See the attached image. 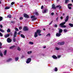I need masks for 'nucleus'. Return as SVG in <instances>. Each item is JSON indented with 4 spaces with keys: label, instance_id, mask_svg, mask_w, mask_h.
Instances as JSON below:
<instances>
[{
    "label": "nucleus",
    "instance_id": "774afa93",
    "mask_svg": "<svg viewBox=\"0 0 73 73\" xmlns=\"http://www.w3.org/2000/svg\"><path fill=\"white\" fill-rule=\"evenodd\" d=\"M72 3H73V0H72Z\"/></svg>",
    "mask_w": 73,
    "mask_h": 73
},
{
    "label": "nucleus",
    "instance_id": "69168bd1",
    "mask_svg": "<svg viewBox=\"0 0 73 73\" xmlns=\"http://www.w3.org/2000/svg\"><path fill=\"white\" fill-rule=\"evenodd\" d=\"M24 57V56H22L21 57V58H23Z\"/></svg>",
    "mask_w": 73,
    "mask_h": 73
},
{
    "label": "nucleus",
    "instance_id": "79ce46f5",
    "mask_svg": "<svg viewBox=\"0 0 73 73\" xmlns=\"http://www.w3.org/2000/svg\"><path fill=\"white\" fill-rule=\"evenodd\" d=\"M13 41L14 42H15L16 41V38H13Z\"/></svg>",
    "mask_w": 73,
    "mask_h": 73
},
{
    "label": "nucleus",
    "instance_id": "4468645a",
    "mask_svg": "<svg viewBox=\"0 0 73 73\" xmlns=\"http://www.w3.org/2000/svg\"><path fill=\"white\" fill-rule=\"evenodd\" d=\"M59 32V33H62V30L60 29V28L58 29Z\"/></svg>",
    "mask_w": 73,
    "mask_h": 73
},
{
    "label": "nucleus",
    "instance_id": "39448f33",
    "mask_svg": "<svg viewBox=\"0 0 73 73\" xmlns=\"http://www.w3.org/2000/svg\"><path fill=\"white\" fill-rule=\"evenodd\" d=\"M64 44H65V43L64 42H62L58 43V44L59 45H64Z\"/></svg>",
    "mask_w": 73,
    "mask_h": 73
},
{
    "label": "nucleus",
    "instance_id": "6e6552de",
    "mask_svg": "<svg viewBox=\"0 0 73 73\" xmlns=\"http://www.w3.org/2000/svg\"><path fill=\"white\" fill-rule=\"evenodd\" d=\"M61 35V33H57L56 34V36H57V37H60Z\"/></svg>",
    "mask_w": 73,
    "mask_h": 73
},
{
    "label": "nucleus",
    "instance_id": "5701e85b",
    "mask_svg": "<svg viewBox=\"0 0 73 73\" xmlns=\"http://www.w3.org/2000/svg\"><path fill=\"white\" fill-rule=\"evenodd\" d=\"M7 32L8 33H9V32H10L11 30H10V29H8L7 31Z\"/></svg>",
    "mask_w": 73,
    "mask_h": 73
},
{
    "label": "nucleus",
    "instance_id": "f03ea898",
    "mask_svg": "<svg viewBox=\"0 0 73 73\" xmlns=\"http://www.w3.org/2000/svg\"><path fill=\"white\" fill-rule=\"evenodd\" d=\"M23 30L24 31H27L29 30V28L27 27H25L23 28Z\"/></svg>",
    "mask_w": 73,
    "mask_h": 73
},
{
    "label": "nucleus",
    "instance_id": "393cba45",
    "mask_svg": "<svg viewBox=\"0 0 73 73\" xmlns=\"http://www.w3.org/2000/svg\"><path fill=\"white\" fill-rule=\"evenodd\" d=\"M0 55L1 57H2L3 56V53H2V52H1V51L0 50Z\"/></svg>",
    "mask_w": 73,
    "mask_h": 73
},
{
    "label": "nucleus",
    "instance_id": "dca6fc26",
    "mask_svg": "<svg viewBox=\"0 0 73 73\" xmlns=\"http://www.w3.org/2000/svg\"><path fill=\"white\" fill-rule=\"evenodd\" d=\"M52 9H56V7H55V5L54 4H53L52 5Z\"/></svg>",
    "mask_w": 73,
    "mask_h": 73
},
{
    "label": "nucleus",
    "instance_id": "a211bd4d",
    "mask_svg": "<svg viewBox=\"0 0 73 73\" xmlns=\"http://www.w3.org/2000/svg\"><path fill=\"white\" fill-rule=\"evenodd\" d=\"M7 50H5L3 54L4 55H6L7 54Z\"/></svg>",
    "mask_w": 73,
    "mask_h": 73
},
{
    "label": "nucleus",
    "instance_id": "864d4df0",
    "mask_svg": "<svg viewBox=\"0 0 73 73\" xmlns=\"http://www.w3.org/2000/svg\"><path fill=\"white\" fill-rule=\"evenodd\" d=\"M54 15V13H51V15L52 16H53Z\"/></svg>",
    "mask_w": 73,
    "mask_h": 73
},
{
    "label": "nucleus",
    "instance_id": "338daca9",
    "mask_svg": "<svg viewBox=\"0 0 73 73\" xmlns=\"http://www.w3.org/2000/svg\"><path fill=\"white\" fill-rule=\"evenodd\" d=\"M60 0H57V1H59Z\"/></svg>",
    "mask_w": 73,
    "mask_h": 73
},
{
    "label": "nucleus",
    "instance_id": "9b49d317",
    "mask_svg": "<svg viewBox=\"0 0 73 73\" xmlns=\"http://www.w3.org/2000/svg\"><path fill=\"white\" fill-rule=\"evenodd\" d=\"M24 17L26 18H29V16L25 14H24Z\"/></svg>",
    "mask_w": 73,
    "mask_h": 73
},
{
    "label": "nucleus",
    "instance_id": "ea45409f",
    "mask_svg": "<svg viewBox=\"0 0 73 73\" xmlns=\"http://www.w3.org/2000/svg\"><path fill=\"white\" fill-rule=\"evenodd\" d=\"M63 31L64 32H67L68 31H67V30H66V29H64Z\"/></svg>",
    "mask_w": 73,
    "mask_h": 73
},
{
    "label": "nucleus",
    "instance_id": "2f4dec72",
    "mask_svg": "<svg viewBox=\"0 0 73 73\" xmlns=\"http://www.w3.org/2000/svg\"><path fill=\"white\" fill-rule=\"evenodd\" d=\"M69 0H66L65 3H66V4H67V3H68L69 2Z\"/></svg>",
    "mask_w": 73,
    "mask_h": 73
},
{
    "label": "nucleus",
    "instance_id": "7c9ffc66",
    "mask_svg": "<svg viewBox=\"0 0 73 73\" xmlns=\"http://www.w3.org/2000/svg\"><path fill=\"white\" fill-rule=\"evenodd\" d=\"M17 50L19 51H20L21 50V48L20 47H18L17 48Z\"/></svg>",
    "mask_w": 73,
    "mask_h": 73
},
{
    "label": "nucleus",
    "instance_id": "0e129e2a",
    "mask_svg": "<svg viewBox=\"0 0 73 73\" xmlns=\"http://www.w3.org/2000/svg\"><path fill=\"white\" fill-rule=\"evenodd\" d=\"M65 15V13H63V15Z\"/></svg>",
    "mask_w": 73,
    "mask_h": 73
},
{
    "label": "nucleus",
    "instance_id": "9d476101",
    "mask_svg": "<svg viewBox=\"0 0 73 73\" xmlns=\"http://www.w3.org/2000/svg\"><path fill=\"white\" fill-rule=\"evenodd\" d=\"M10 35L9 34H7L6 35H5V38H7V37H8Z\"/></svg>",
    "mask_w": 73,
    "mask_h": 73
},
{
    "label": "nucleus",
    "instance_id": "bb28decb",
    "mask_svg": "<svg viewBox=\"0 0 73 73\" xmlns=\"http://www.w3.org/2000/svg\"><path fill=\"white\" fill-rule=\"evenodd\" d=\"M21 37H22L23 38H25V36H24V35L23 34H21Z\"/></svg>",
    "mask_w": 73,
    "mask_h": 73
},
{
    "label": "nucleus",
    "instance_id": "8fccbe9b",
    "mask_svg": "<svg viewBox=\"0 0 73 73\" xmlns=\"http://www.w3.org/2000/svg\"><path fill=\"white\" fill-rule=\"evenodd\" d=\"M38 36H41V34H40V33H38Z\"/></svg>",
    "mask_w": 73,
    "mask_h": 73
},
{
    "label": "nucleus",
    "instance_id": "6e6d98bb",
    "mask_svg": "<svg viewBox=\"0 0 73 73\" xmlns=\"http://www.w3.org/2000/svg\"><path fill=\"white\" fill-rule=\"evenodd\" d=\"M57 27V25L56 24H55V27Z\"/></svg>",
    "mask_w": 73,
    "mask_h": 73
},
{
    "label": "nucleus",
    "instance_id": "4c0bfd02",
    "mask_svg": "<svg viewBox=\"0 0 73 73\" xmlns=\"http://www.w3.org/2000/svg\"><path fill=\"white\" fill-rule=\"evenodd\" d=\"M72 5V4H69L68 5V7H71Z\"/></svg>",
    "mask_w": 73,
    "mask_h": 73
},
{
    "label": "nucleus",
    "instance_id": "412c9836",
    "mask_svg": "<svg viewBox=\"0 0 73 73\" xmlns=\"http://www.w3.org/2000/svg\"><path fill=\"white\" fill-rule=\"evenodd\" d=\"M56 8H59V9H61V6H60V5L57 6L56 7Z\"/></svg>",
    "mask_w": 73,
    "mask_h": 73
},
{
    "label": "nucleus",
    "instance_id": "e2e57ef3",
    "mask_svg": "<svg viewBox=\"0 0 73 73\" xmlns=\"http://www.w3.org/2000/svg\"><path fill=\"white\" fill-rule=\"evenodd\" d=\"M45 29H43V30L45 31Z\"/></svg>",
    "mask_w": 73,
    "mask_h": 73
},
{
    "label": "nucleus",
    "instance_id": "473e14b6",
    "mask_svg": "<svg viewBox=\"0 0 73 73\" xmlns=\"http://www.w3.org/2000/svg\"><path fill=\"white\" fill-rule=\"evenodd\" d=\"M29 44H31L32 45L33 44V42H29Z\"/></svg>",
    "mask_w": 73,
    "mask_h": 73
},
{
    "label": "nucleus",
    "instance_id": "aec40b11",
    "mask_svg": "<svg viewBox=\"0 0 73 73\" xmlns=\"http://www.w3.org/2000/svg\"><path fill=\"white\" fill-rule=\"evenodd\" d=\"M32 53V51H28L27 52V54H31Z\"/></svg>",
    "mask_w": 73,
    "mask_h": 73
},
{
    "label": "nucleus",
    "instance_id": "f704fd0d",
    "mask_svg": "<svg viewBox=\"0 0 73 73\" xmlns=\"http://www.w3.org/2000/svg\"><path fill=\"white\" fill-rule=\"evenodd\" d=\"M35 13L36 15H37V16H38V15H39L38 13L37 12H36Z\"/></svg>",
    "mask_w": 73,
    "mask_h": 73
},
{
    "label": "nucleus",
    "instance_id": "3c124183",
    "mask_svg": "<svg viewBox=\"0 0 73 73\" xmlns=\"http://www.w3.org/2000/svg\"><path fill=\"white\" fill-rule=\"evenodd\" d=\"M15 4V3L13 2L11 3V4L12 5H13V4Z\"/></svg>",
    "mask_w": 73,
    "mask_h": 73
},
{
    "label": "nucleus",
    "instance_id": "49530a36",
    "mask_svg": "<svg viewBox=\"0 0 73 73\" xmlns=\"http://www.w3.org/2000/svg\"><path fill=\"white\" fill-rule=\"evenodd\" d=\"M20 20H23V18L22 17H20L19 18Z\"/></svg>",
    "mask_w": 73,
    "mask_h": 73
},
{
    "label": "nucleus",
    "instance_id": "052dcab7",
    "mask_svg": "<svg viewBox=\"0 0 73 73\" xmlns=\"http://www.w3.org/2000/svg\"><path fill=\"white\" fill-rule=\"evenodd\" d=\"M56 15H58V13H56Z\"/></svg>",
    "mask_w": 73,
    "mask_h": 73
},
{
    "label": "nucleus",
    "instance_id": "c03bdc74",
    "mask_svg": "<svg viewBox=\"0 0 73 73\" xmlns=\"http://www.w3.org/2000/svg\"><path fill=\"white\" fill-rule=\"evenodd\" d=\"M68 8L69 9H72V7L69 6H68Z\"/></svg>",
    "mask_w": 73,
    "mask_h": 73
},
{
    "label": "nucleus",
    "instance_id": "4be33fe9",
    "mask_svg": "<svg viewBox=\"0 0 73 73\" xmlns=\"http://www.w3.org/2000/svg\"><path fill=\"white\" fill-rule=\"evenodd\" d=\"M52 58H53L54 59H56V58H57V57L56 56H55V55H54L53 56H52Z\"/></svg>",
    "mask_w": 73,
    "mask_h": 73
},
{
    "label": "nucleus",
    "instance_id": "a18cd8bd",
    "mask_svg": "<svg viewBox=\"0 0 73 73\" xmlns=\"http://www.w3.org/2000/svg\"><path fill=\"white\" fill-rule=\"evenodd\" d=\"M55 71L56 72H57V68H56L55 69Z\"/></svg>",
    "mask_w": 73,
    "mask_h": 73
},
{
    "label": "nucleus",
    "instance_id": "7ed1b4c3",
    "mask_svg": "<svg viewBox=\"0 0 73 73\" xmlns=\"http://www.w3.org/2000/svg\"><path fill=\"white\" fill-rule=\"evenodd\" d=\"M31 19H32V21H34V20H36L37 19V18L35 17V16H32L31 17Z\"/></svg>",
    "mask_w": 73,
    "mask_h": 73
},
{
    "label": "nucleus",
    "instance_id": "5fc2aeb1",
    "mask_svg": "<svg viewBox=\"0 0 73 73\" xmlns=\"http://www.w3.org/2000/svg\"><path fill=\"white\" fill-rule=\"evenodd\" d=\"M0 27H1V28H3V25H0Z\"/></svg>",
    "mask_w": 73,
    "mask_h": 73
},
{
    "label": "nucleus",
    "instance_id": "603ef678",
    "mask_svg": "<svg viewBox=\"0 0 73 73\" xmlns=\"http://www.w3.org/2000/svg\"><path fill=\"white\" fill-rule=\"evenodd\" d=\"M43 8H44V6L43 5H42L41 7V9H43Z\"/></svg>",
    "mask_w": 73,
    "mask_h": 73
},
{
    "label": "nucleus",
    "instance_id": "0eeeda50",
    "mask_svg": "<svg viewBox=\"0 0 73 73\" xmlns=\"http://www.w3.org/2000/svg\"><path fill=\"white\" fill-rule=\"evenodd\" d=\"M7 41L8 42H9V43L11 42H12V40L8 38L7 39Z\"/></svg>",
    "mask_w": 73,
    "mask_h": 73
},
{
    "label": "nucleus",
    "instance_id": "f257e3e1",
    "mask_svg": "<svg viewBox=\"0 0 73 73\" xmlns=\"http://www.w3.org/2000/svg\"><path fill=\"white\" fill-rule=\"evenodd\" d=\"M66 23V22H64L62 23H61L60 24V25L61 26V27H62V28H66V26L64 25Z\"/></svg>",
    "mask_w": 73,
    "mask_h": 73
},
{
    "label": "nucleus",
    "instance_id": "c9c22d12",
    "mask_svg": "<svg viewBox=\"0 0 73 73\" xmlns=\"http://www.w3.org/2000/svg\"><path fill=\"white\" fill-rule=\"evenodd\" d=\"M2 43L1 42H0V46H2ZM1 48H2V47H0V49Z\"/></svg>",
    "mask_w": 73,
    "mask_h": 73
},
{
    "label": "nucleus",
    "instance_id": "ddd939ff",
    "mask_svg": "<svg viewBox=\"0 0 73 73\" xmlns=\"http://www.w3.org/2000/svg\"><path fill=\"white\" fill-rule=\"evenodd\" d=\"M17 32L16 31H15L14 33V34L13 35V37H16V35H17Z\"/></svg>",
    "mask_w": 73,
    "mask_h": 73
},
{
    "label": "nucleus",
    "instance_id": "1a4fd4ad",
    "mask_svg": "<svg viewBox=\"0 0 73 73\" xmlns=\"http://www.w3.org/2000/svg\"><path fill=\"white\" fill-rule=\"evenodd\" d=\"M37 34H38L37 33H36V32L35 33V35H34V37H37V36H38V35H37Z\"/></svg>",
    "mask_w": 73,
    "mask_h": 73
},
{
    "label": "nucleus",
    "instance_id": "58836bf2",
    "mask_svg": "<svg viewBox=\"0 0 73 73\" xmlns=\"http://www.w3.org/2000/svg\"><path fill=\"white\" fill-rule=\"evenodd\" d=\"M7 17L9 18H11V15H9L7 16Z\"/></svg>",
    "mask_w": 73,
    "mask_h": 73
},
{
    "label": "nucleus",
    "instance_id": "bf43d9fd",
    "mask_svg": "<svg viewBox=\"0 0 73 73\" xmlns=\"http://www.w3.org/2000/svg\"><path fill=\"white\" fill-rule=\"evenodd\" d=\"M62 18H63L62 17H60L61 19H62Z\"/></svg>",
    "mask_w": 73,
    "mask_h": 73
},
{
    "label": "nucleus",
    "instance_id": "37998d69",
    "mask_svg": "<svg viewBox=\"0 0 73 73\" xmlns=\"http://www.w3.org/2000/svg\"><path fill=\"white\" fill-rule=\"evenodd\" d=\"M0 36H1V37H2L3 36V34L1 33L0 32Z\"/></svg>",
    "mask_w": 73,
    "mask_h": 73
},
{
    "label": "nucleus",
    "instance_id": "680f3d73",
    "mask_svg": "<svg viewBox=\"0 0 73 73\" xmlns=\"http://www.w3.org/2000/svg\"><path fill=\"white\" fill-rule=\"evenodd\" d=\"M46 48V46L43 47V48Z\"/></svg>",
    "mask_w": 73,
    "mask_h": 73
},
{
    "label": "nucleus",
    "instance_id": "13d9d810",
    "mask_svg": "<svg viewBox=\"0 0 73 73\" xmlns=\"http://www.w3.org/2000/svg\"><path fill=\"white\" fill-rule=\"evenodd\" d=\"M60 57H61V56H58V58H60Z\"/></svg>",
    "mask_w": 73,
    "mask_h": 73
},
{
    "label": "nucleus",
    "instance_id": "a19ab883",
    "mask_svg": "<svg viewBox=\"0 0 73 73\" xmlns=\"http://www.w3.org/2000/svg\"><path fill=\"white\" fill-rule=\"evenodd\" d=\"M15 29L16 31H19V29L17 27L15 28Z\"/></svg>",
    "mask_w": 73,
    "mask_h": 73
},
{
    "label": "nucleus",
    "instance_id": "c756f323",
    "mask_svg": "<svg viewBox=\"0 0 73 73\" xmlns=\"http://www.w3.org/2000/svg\"><path fill=\"white\" fill-rule=\"evenodd\" d=\"M10 8V7H6L5 8V9H9Z\"/></svg>",
    "mask_w": 73,
    "mask_h": 73
},
{
    "label": "nucleus",
    "instance_id": "cd10ccee",
    "mask_svg": "<svg viewBox=\"0 0 73 73\" xmlns=\"http://www.w3.org/2000/svg\"><path fill=\"white\" fill-rule=\"evenodd\" d=\"M55 49H56V50H59L60 48H59L58 47H55Z\"/></svg>",
    "mask_w": 73,
    "mask_h": 73
},
{
    "label": "nucleus",
    "instance_id": "b1692460",
    "mask_svg": "<svg viewBox=\"0 0 73 73\" xmlns=\"http://www.w3.org/2000/svg\"><path fill=\"white\" fill-rule=\"evenodd\" d=\"M50 33H48L46 35V37H50Z\"/></svg>",
    "mask_w": 73,
    "mask_h": 73
},
{
    "label": "nucleus",
    "instance_id": "423d86ee",
    "mask_svg": "<svg viewBox=\"0 0 73 73\" xmlns=\"http://www.w3.org/2000/svg\"><path fill=\"white\" fill-rule=\"evenodd\" d=\"M48 10L47 9H46L45 10H43L42 11V13H46V12H48Z\"/></svg>",
    "mask_w": 73,
    "mask_h": 73
},
{
    "label": "nucleus",
    "instance_id": "a878e982",
    "mask_svg": "<svg viewBox=\"0 0 73 73\" xmlns=\"http://www.w3.org/2000/svg\"><path fill=\"white\" fill-rule=\"evenodd\" d=\"M69 25L70 26V27H73V24L71 23H69Z\"/></svg>",
    "mask_w": 73,
    "mask_h": 73
},
{
    "label": "nucleus",
    "instance_id": "c85d7f7f",
    "mask_svg": "<svg viewBox=\"0 0 73 73\" xmlns=\"http://www.w3.org/2000/svg\"><path fill=\"white\" fill-rule=\"evenodd\" d=\"M15 46H12L10 47V49H13V48H14Z\"/></svg>",
    "mask_w": 73,
    "mask_h": 73
},
{
    "label": "nucleus",
    "instance_id": "2eb2a0df",
    "mask_svg": "<svg viewBox=\"0 0 73 73\" xmlns=\"http://www.w3.org/2000/svg\"><path fill=\"white\" fill-rule=\"evenodd\" d=\"M12 59L11 58H9L8 60H7V62H9V61H12Z\"/></svg>",
    "mask_w": 73,
    "mask_h": 73
},
{
    "label": "nucleus",
    "instance_id": "09e8293b",
    "mask_svg": "<svg viewBox=\"0 0 73 73\" xmlns=\"http://www.w3.org/2000/svg\"><path fill=\"white\" fill-rule=\"evenodd\" d=\"M22 32L21 31H20L19 32V33H18V35H20V33H21Z\"/></svg>",
    "mask_w": 73,
    "mask_h": 73
},
{
    "label": "nucleus",
    "instance_id": "6ab92c4d",
    "mask_svg": "<svg viewBox=\"0 0 73 73\" xmlns=\"http://www.w3.org/2000/svg\"><path fill=\"white\" fill-rule=\"evenodd\" d=\"M69 17H68V16H67L66 18V19L65 20V21H68V18Z\"/></svg>",
    "mask_w": 73,
    "mask_h": 73
},
{
    "label": "nucleus",
    "instance_id": "20e7f679",
    "mask_svg": "<svg viewBox=\"0 0 73 73\" xmlns=\"http://www.w3.org/2000/svg\"><path fill=\"white\" fill-rule=\"evenodd\" d=\"M31 58H28L27 60V61L26 62L27 64H29L30 62H31Z\"/></svg>",
    "mask_w": 73,
    "mask_h": 73
},
{
    "label": "nucleus",
    "instance_id": "f3484780",
    "mask_svg": "<svg viewBox=\"0 0 73 73\" xmlns=\"http://www.w3.org/2000/svg\"><path fill=\"white\" fill-rule=\"evenodd\" d=\"M18 60H19L18 57H16L15 58V61H18Z\"/></svg>",
    "mask_w": 73,
    "mask_h": 73
},
{
    "label": "nucleus",
    "instance_id": "f8f14e48",
    "mask_svg": "<svg viewBox=\"0 0 73 73\" xmlns=\"http://www.w3.org/2000/svg\"><path fill=\"white\" fill-rule=\"evenodd\" d=\"M37 34L40 33H41V30H38L36 32Z\"/></svg>",
    "mask_w": 73,
    "mask_h": 73
},
{
    "label": "nucleus",
    "instance_id": "e433bc0d",
    "mask_svg": "<svg viewBox=\"0 0 73 73\" xmlns=\"http://www.w3.org/2000/svg\"><path fill=\"white\" fill-rule=\"evenodd\" d=\"M3 20V18L2 17H0V21Z\"/></svg>",
    "mask_w": 73,
    "mask_h": 73
},
{
    "label": "nucleus",
    "instance_id": "72a5a7b5",
    "mask_svg": "<svg viewBox=\"0 0 73 73\" xmlns=\"http://www.w3.org/2000/svg\"><path fill=\"white\" fill-rule=\"evenodd\" d=\"M0 32H4V30L2 29H0Z\"/></svg>",
    "mask_w": 73,
    "mask_h": 73
},
{
    "label": "nucleus",
    "instance_id": "de8ad7c7",
    "mask_svg": "<svg viewBox=\"0 0 73 73\" xmlns=\"http://www.w3.org/2000/svg\"><path fill=\"white\" fill-rule=\"evenodd\" d=\"M58 17H57L56 19V21H58Z\"/></svg>",
    "mask_w": 73,
    "mask_h": 73
},
{
    "label": "nucleus",
    "instance_id": "4d7b16f0",
    "mask_svg": "<svg viewBox=\"0 0 73 73\" xmlns=\"http://www.w3.org/2000/svg\"><path fill=\"white\" fill-rule=\"evenodd\" d=\"M22 29V27H19V29L20 30V29Z\"/></svg>",
    "mask_w": 73,
    "mask_h": 73
}]
</instances>
